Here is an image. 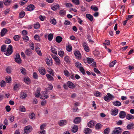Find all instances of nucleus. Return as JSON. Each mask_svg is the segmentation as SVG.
Instances as JSON below:
<instances>
[{
  "label": "nucleus",
  "mask_w": 134,
  "mask_h": 134,
  "mask_svg": "<svg viewBox=\"0 0 134 134\" xmlns=\"http://www.w3.org/2000/svg\"><path fill=\"white\" fill-rule=\"evenodd\" d=\"M20 85L19 84H16L14 87V90L15 91H18Z\"/></svg>",
  "instance_id": "37998d69"
},
{
  "label": "nucleus",
  "mask_w": 134,
  "mask_h": 134,
  "mask_svg": "<svg viewBox=\"0 0 134 134\" xmlns=\"http://www.w3.org/2000/svg\"><path fill=\"white\" fill-rule=\"evenodd\" d=\"M24 81L27 84H29L31 83V80L27 76H26L24 77Z\"/></svg>",
  "instance_id": "393cba45"
},
{
  "label": "nucleus",
  "mask_w": 134,
  "mask_h": 134,
  "mask_svg": "<svg viewBox=\"0 0 134 134\" xmlns=\"http://www.w3.org/2000/svg\"><path fill=\"white\" fill-rule=\"evenodd\" d=\"M113 104L114 106L117 107H119L121 105V102L118 101H114L113 102Z\"/></svg>",
  "instance_id": "7c9ffc66"
},
{
  "label": "nucleus",
  "mask_w": 134,
  "mask_h": 134,
  "mask_svg": "<svg viewBox=\"0 0 134 134\" xmlns=\"http://www.w3.org/2000/svg\"><path fill=\"white\" fill-rule=\"evenodd\" d=\"M72 2L76 5H78L79 4V0H72Z\"/></svg>",
  "instance_id": "338daca9"
},
{
  "label": "nucleus",
  "mask_w": 134,
  "mask_h": 134,
  "mask_svg": "<svg viewBox=\"0 0 134 134\" xmlns=\"http://www.w3.org/2000/svg\"><path fill=\"white\" fill-rule=\"evenodd\" d=\"M20 38V36L18 35H16L13 37L14 40L16 41L19 40Z\"/></svg>",
  "instance_id": "58836bf2"
},
{
  "label": "nucleus",
  "mask_w": 134,
  "mask_h": 134,
  "mask_svg": "<svg viewBox=\"0 0 134 134\" xmlns=\"http://www.w3.org/2000/svg\"><path fill=\"white\" fill-rule=\"evenodd\" d=\"M62 39L63 38L62 37L60 36H58L56 37L55 40L57 43H60L62 42Z\"/></svg>",
  "instance_id": "c85d7f7f"
},
{
  "label": "nucleus",
  "mask_w": 134,
  "mask_h": 134,
  "mask_svg": "<svg viewBox=\"0 0 134 134\" xmlns=\"http://www.w3.org/2000/svg\"><path fill=\"white\" fill-rule=\"evenodd\" d=\"M35 8L33 4L29 5L26 8V10L27 11H31L33 10Z\"/></svg>",
  "instance_id": "6ab92c4d"
},
{
  "label": "nucleus",
  "mask_w": 134,
  "mask_h": 134,
  "mask_svg": "<svg viewBox=\"0 0 134 134\" xmlns=\"http://www.w3.org/2000/svg\"><path fill=\"white\" fill-rule=\"evenodd\" d=\"M94 94L95 96L97 97H100L102 95L101 93L100 92L98 91H95L94 92Z\"/></svg>",
  "instance_id": "a878e982"
},
{
  "label": "nucleus",
  "mask_w": 134,
  "mask_h": 134,
  "mask_svg": "<svg viewBox=\"0 0 134 134\" xmlns=\"http://www.w3.org/2000/svg\"><path fill=\"white\" fill-rule=\"evenodd\" d=\"M110 129L108 128L105 129L104 131V134H108L110 132Z\"/></svg>",
  "instance_id": "13d9d810"
},
{
  "label": "nucleus",
  "mask_w": 134,
  "mask_h": 134,
  "mask_svg": "<svg viewBox=\"0 0 134 134\" xmlns=\"http://www.w3.org/2000/svg\"><path fill=\"white\" fill-rule=\"evenodd\" d=\"M23 40L25 42H27L28 41L29 38L27 36H23Z\"/></svg>",
  "instance_id": "864d4df0"
},
{
  "label": "nucleus",
  "mask_w": 134,
  "mask_h": 134,
  "mask_svg": "<svg viewBox=\"0 0 134 134\" xmlns=\"http://www.w3.org/2000/svg\"><path fill=\"white\" fill-rule=\"evenodd\" d=\"M20 110L21 112H25L26 111V109L24 106H22L20 107Z\"/></svg>",
  "instance_id": "8fccbe9b"
},
{
  "label": "nucleus",
  "mask_w": 134,
  "mask_h": 134,
  "mask_svg": "<svg viewBox=\"0 0 134 134\" xmlns=\"http://www.w3.org/2000/svg\"><path fill=\"white\" fill-rule=\"evenodd\" d=\"M59 13L61 16H63L65 14V11L64 10H61L60 11Z\"/></svg>",
  "instance_id": "6e6d98bb"
},
{
  "label": "nucleus",
  "mask_w": 134,
  "mask_h": 134,
  "mask_svg": "<svg viewBox=\"0 0 134 134\" xmlns=\"http://www.w3.org/2000/svg\"><path fill=\"white\" fill-rule=\"evenodd\" d=\"M118 109L115 108L111 110V114L114 116L118 114Z\"/></svg>",
  "instance_id": "f3484780"
},
{
  "label": "nucleus",
  "mask_w": 134,
  "mask_h": 134,
  "mask_svg": "<svg viewBox=\"0 0 134 134\" xmlns=\"http://www.w3.org/2000/svg\"><path fill=\"white\" fill-rule=\"evenodd\" d=\"M88 63L90 64L93 62L94 60L93 58H88L87 59Z\"/></svg>",
  "instance_id": "c03bdc74"
},
{
  "label": "nucleus",
  "mask_w": 134,
  "mask_h": 134,
  "mask_svg": "<svg viewBox=\"0 0 134 134\" xmlns=\"http://www.w3.org/2000/svg\"><path fill=\"white\" fill-rule=\"evenodd\" d=\"M13 52L12 46L11 45H9L7 49L4 52V54L7 56L11 55Z\"/></svg>",
  "instance_id": "7ed1b4c3"
},
{
  "label": "nucleus",
  "mask_w": 134,
  "mask_h": 134,
  "mask_svg": "<svg viewBox=\"0 0 134 134\" xmlns=\"http://www.w3.org/2000/svg\"><path fill=\"white\" fill-rule=\"evenodd\" d=\"M116 60H115L113 61L112 62L110 63L109 64V66L110 67H112L114 66V65L116 63Z\"/></svg>",
  "instance_id": "de8ad7c7"
},
{
  "label": "nucleus",
  "mask_w": 134,
  "mask_h": 134,
  "mask_svg": "<svg viewBox=\"0 0 134 134\" xmlns=\"http://www.w3.org/2000/svg\"><path fill=\"white\" fill-rule=\"evenodd\" d=\"M3 2L4 4L6 6H8L10 4L12 3L11 0H3Z\"/></svg>",
  "instance_id": "a211bd4d"
},
{
  "label": "nucleus",
  "mask_w": 134,
  "mask_h": 134,
  "mask_svg": "<svg viewBox=\"0 0 134 134\" xmlns=\"http://www.w3.org/2000/svg\"><path fill=\"white\" fill-rule=\"evenodd\" d=\"M48 97L47 93L46 91H43L42 92L41 94L40 98L42 99H47Z\"/></svg>",
  "instance_id": "9d476101"
},
{
  "label": "nucleus",
  "mask_w": 134,
  "mask_h": 134,
  "mask_svg": "<svg viewBox=\"0 0 134 134\" xmlns=\"http://www.w3.org/2000/svg\"><path fill=\"white\" fill-rule=\"evenodd\" d=\"M20 71L21 72L23 75H25L26 74V70L25 68H21L20 69Z\"/></svg>",
  "instance_id": "052dcab7"
},
{
  "label": "nucleus",
  "mask_w": 134,
  "mask_h": 134,
  "mask_svg": "<svg viewBox=\"0 0 134 134\" xmlns=\"http://www.w3.org/2000/svg\"><path fill=\"white\" fill-rule=\"evenodd\" d=\"M34 28L35 29H38L40 27V25L38 22H37L34 25Z\"/></svg>",
  "instance_id": "09e8293b"
},
{
  "label": "nucleus",
  "mask_w": 134,
  "mask_h": 134,
  "mask_svg": "<svg viewBox=\"0 0 134 134\" xmlns=\"http://www.w3.org/2000/svg\"><path fill=\"white\" fill-rule=\"evenodd\" d=\"M53 35L52 34H50L48 35V38L49 41H51L53 39Z\"/></svg>",
  "instance_id": "49530a36"
},
{
  "label": "nucleus",
  "mask_w": 134,
  "mask_h": 134,
  "mask_svg": "<svg viewBox=\"0 0 134 134\" xmlns=\"http://www.w3.org/2000/svg\"><path fill=\"white\" fill-rule=\"evenodd\" d=\"M119 117L121 119L124 118L126 115V113L124 111H121L119 113Z\"/></svg>",
  "instance_id": "dca6fc26"
},
{
  "label": "nucleus",
  "mask_w": 134,
  "mask_h": 134,
  "mask_svg": "<svg viewBox=\"0 0 134 134\" xmlns=\"http://www.w3.org/2000/svg\"><path fill=\"white\" fill-rule=\"evenodd\" d=\"M29 118L32 119H34L35 118V115L33 113H32L29 115Z\"/></svg>",
  "instance_id": "603ef678"
},
{
  "label": "nucleus",
  "mask_w": 134,
  "mask_h": 134,
  "mask_svg": "<svg viewBox=\"0 0 134 134\" xmlns=\"http://www.w3.org/2000/svg\"><path fill=\"white\" fill-rule=\"evenodd\" d=\"M45 61L47 65L49 66H51L53 64V60L51 57H48L46 59Z\"/></svg>",
  "instance_id": "423d86ee"
},
{
  "label": "nucleus",
  "mask_w": 134,
  "mask_h": 134,
  "mask_svg": "<svg viewBox=\"0 0 134 134\" xmlns=\"http://www.w3.org/2000/svg\"><path fill=\"white\" fill-rule=\"evenodd\" d=\"M59 7V6L58 4H53L51 6V9L54 11L56 10Z\"/></svg>",
  "instance_id": "4468645a"
},
{
  "label": "nucleus",
  "mask_w": 134,
  "mask_h": 134,
  "mask_svg": "<svg viewBox=\"0 0 134 134\" xmlns=\"http://www.w3.org/2000/svg\"><path fill=\"white\" fill-rule=\"evenodd\" d=\"M58 123L60 126H63L66 124L67 121L65 120H61L59 121Z\"/></svg>",
  "instance_id": "1a4fd4ad"
},
{
  "label": "nucleus",
  "mask_w": 134,
  "mask_h": 134,
  "mask_svg": "<svg viewBox=\"0 0 134 134\" xmlns=\"http://www.w3.org/2000/svg\"><path fill=\"white\" fill-rule=\"evenodd\" d=\"M71 131L74 133L76 132L77 131L78 127L77 125H72L71 127Z\"/></svg>",
  "instance_id": "4be33fe9"
},
{
  "label": "nucleus",
  "mask_w": 134,
  "mask_h": 134,
  "mask_svg": "<svg viewBox=\"0 0 134 134\" xmlns=\"http://www.w3.org/2000/svg\"><path fill=\"white\" fill-rule=\"evenodd\" d=\"M86 18H88L91 21H92L93 20V17L91 15L87 14H86Z\"/></svg>",
  "instance_id": "cd10ccee"
},
{
  "label": "nucleus",
  "mask_w": 134,
  "mask_h": 134,
  "mask_svg": "<svg viewBox=\"0 0 134 134\" xmlns=\"http://www.w3.org/2000/svg\"><path fill=\"white\" fill-rule=\"evenodd\" d=\"M52 56L56 64L57 65H59L60 64V61L59 58L56 55H52Z\"/></svg>",
  "instance_id": "6e6552de"
},
{
  "label": "nucleus",
  "mask_w": 134,
  "mask_h": 134,
  "mask_svg": "<svg viewBox=\"0 0 134 134\" xmlns=\"http://www.w3.org/2000/svg\"><path fill=\"white\" fill-rule=\"evenodd\" d=\"M126 118L129 120H130L134 119V116L130 114L127 115L126 116Z\"/></svg>",
  "instance_id": "2f4dec72"
},
{
  "label": "nucleus",
  "mask_w": 134,
  "mask_h": 134,
  "mask_svg": "<svg viewBox=\"0 0 134 134\" xmlns=\"http://www.w3.org/2000/svg\"><path fill=\"white\" fill-rule=\"evenodd\" d=\"M110 42L108 40H106L105 41V42L104 43H103V44L104 45L105 48H107L106 46V45H110Z\"/></svg>",
  "instance_id": "a18cd8bd"
},
{
  "label": "nucleus",
  "mask_w": 134,
  "mask_h": 134,
  "mask_svg": "<svg viewBox=\"0 0 134 134\" xmlns=\"http://www.w3.org/2000/svg\"><path fill=\"white\" fill-rule=\"evenodd\" d=\"M25 13L24 11H22L19 14V18H22L25 15Z\"/></svg>",
  "instance_id": "a19ab883"
},
{
  "label": "nucleus",
  "mask_w": 134,
  "mask_h": 134,
  "mask_svg": "<svg viewBox=\"0 0 134 134\" xmlns=\"http://www.w3.org/2000/svg\"><path fill=\"white\" fill-rule=\"evenodd\" d=\"M66 50L69 52H71L72 50V47L70 44H68L66 46Z\"/></svg>",
  "instance_id": "c756f323"
},
{
  "label": "nucleus",
  "mask_w": 134,
  "mask_h": 134,
  "mask_svg": "<svg viewBox=\"0 0 134 134\" xmlns=\"http://www.w3.org/2000/svg\"><path fill=\"white\" fill-rule=\"evenodd\" d=\"M91 8L95 12L97 11L98 10V8L95 6H92L91 7Z\"/></svg>",
  "instance_id": "e2e57ef3"
},
{
  "label": "nucleus",
  "mask_w": 134,
  "mask_h": 134,
  "mask_svg": "<svg viewBox=\"0 0 134 134\" xmlns=\"http://www.w3.org/2000/svg\"><path fill=\"white\" fill-rule=\"evenodd\" d=\"M6 82L8 83H10L12 80L11 77L10 76H7L6 77Z\"/></svg>",
  "instance_id": "4d7b16f0"
},
{
  "label": "nucleus",
  "mask_w": 134,
  "mask_h": 134,
  "mask_svg": "<svg viewBox=\"0 0 134 134\" xmlns=\"http://www.w3.org/2000/svg\"><path fill=\"white\" fill-rule=\"evenodd\" d=\"M103 98L105 101L109 102L110 100H113L114 98V97L109 93H108L107 95L104 97Z\"/></svg>",
  "instance_id": "f257e3e1"
},
{
  "label": "nucleus",
  "mask_w": 134,
  "mask_h": 134,
  "mask_svg": "<svg viewBox=\"0 0 134 134\" xmlns=\"http://www.w3.org/2000/svg\"><path fill=\"white\" fill-rule=\"evenodd\" d=\"M58 53L59 55L62 57H63L64 56V52L63 50H60L58 51Z\"/></svg>",
  "instance_id": "f704fd0d"
},
{
  "label": "nucleus",
  "mask_w": 134,
  "mask_h": 134,
  "mask_svg": "<svg viewBox=\"0 0 134 134\" xmlns=\"http://www.w3.org/2000/svg\"><path fill=\"white\" fill-rule=\"evenodd\" d=\"M134 124L133 123H131L129 124L127 126V127L128 129H130L132 128Z\"/></svg>",
  "instance_id": "3c124183"
},
{
  "label": "nucleus",
  "mask_w": 134,
  "mask_h": 134,
  "mask_svg": "<svg viewBox=\"0 0 134 134\" xmlns=\"http://www.w3.org/2000/svg\"><path fill=\"white\" fill-rule=\"evenodd\" d=\"M74 53L77 59L79 60L81 59V54L79 51H75Z\"/></svg>",
  "instance_id": "9b49d317"
},
{
  "label": "nucleus",
  "mask_w": 134,
  "mask_h": 134,
  "mask_svg": "<svg viewBox=\"0 0 134 134\" xmlns=\"http://www.w3.org/2000/svg\"><path fill=\"white\" fill-rule=\"evenodd\" d=\"M51 48V52L57 55V51L53 46H52Z\"/></svg>",
  "instance_id": "c9c22d12"
},
{
  "label": "nucleus",
  "mask_w": 134,
  "mask_h": 134,
  "mask_svg": "<svg viewBox=\"0 0 134 134\" xmlns=\"http://www.w3.org/2000/svg\"><path fill=\"white\" fill-rule=\"evenodd\" d=\"M81 120V119L80 117H77L74 120V122L76 124H78L79 123Z\"/></svg>",
  "instance_id": "72a5a7b5"
},
{
  "label": "nucleus",
  "mask_w": 134,
  "mask_h": 134,
  "mask_svg": "<svg viewBox=\"0 0 134 134\" xmlns=\"http://www.w3.org/2000/svg\"><path fill=\"white\" fill-rule=\"evenodd\" d=\"M25 54L27 55H29L31 53V51L29 49H27L25 52Z\"/></svg>",
  "instance_id": "774afa93"
},
{
  "label": "nucleus",
  "mask_w": 134,
  "mask_h": 134,
  "mask_svg": "<svg viewBox=\"0 0 134 134\" xmlns=\"http://www.w3.org/2000/svg\"><path fill=\"white\" fill-rule=\"evenodd\" d=\"M91 132V130L88 128H85L84 130V132L86 134H89Z\"/></svg>",
  "instance_id": "473e14b6"
},
{
  "label": "nucleus",
  "mask_w": 134,
  "mask_h": 134,
  "mask_svg": "<svg viewBox=\"0 0 134 134\" xmlns=\"http://www.w3.org/2000/svg\"><path fill=\"white\" fill-rule=\"evenodd\" d=\"M9 119L11 122H13L14 120V116L13 115H11L9 117Z\"/></svg>",
  "instance_id": "69168bd1"
},
{
  "label": "nucleus",
  "mask_w": 134,
  "mask_h": 134,
  "mask_svg": "<svg viewBox=\"0 0 134 134\" xmlns=\"http://www.w3.org/2000/svg\"><path fill=\"white\" fill-rule=\"evenodd\" d=\"M15 61L18 64L21 63V60L20 58V55L18 53H17L14 56V58Z\"/></svg>",
  "instance_id": "39448f33"
},
{
  "label": "nucleus",
  "mask_w": 134,
  "mask_h": 134,
  "mask_svg": "<svg viewBox=\"0 0 134 134\" xmlns=\"http://www.w3.org/2000/svg\"><path fill=\"white\" fill-rule=\"evenodd\" d=\"M75 66L78 68L79 69L80 71L83 75H85V70L81 64L78 62L75 63Z\"/></svg>",
  "instance_id": "f03ea898"
},
{
  "label": "nucleus",
  "mask_w": 134,
  "mask_h": 134,
  "mask_svg": "<svg viewBox=\"0 0 134 134\" xmlns=\"http://www.w3.org/2000/svg\"><path fill=\"white\" fill-rule=\"evenodd\" d=\"M34 39L37 42H40L41 41V39L39 35H35L34 36Z\"/></svg>",
  "instance_id": "e433bc0d"
},
{
  "label": "nucleus",
  "mask_w": 134,
  "mask_h": 134,
  "mask_svg": "<svg viewBox=\"0 0 134 134\" xmlns=\"http://www.w3.org/2000/svg\"><path fill=\"white\" fill-rule=\"evenodd\" d=\"M95 124L94 121H91L88 123V126L90 127H92L94 126Z\"/></svg>",
  "instance_id": "b1692460"
},
{
  "label": "nucleus",
  "mask_w": 134,
  "mask_h": 134,
  "mask_svg": "<svg viewBox=\"0 0 134 134\" xmlns=\"http://www.w3.org/2000/svg\"><path fill=\"white\" fill-rule=\"evenodd\" d=\"M26 93L24 92H21L20 93V98L22 99H25L27 97Z\"/></svg>",
  "instance_id": "5701e85b"
},
{
  "label": "nucleus",
  "mask_w": 134,
  "mask_h": 134,
  "mask_svg": "<svg viewBox=\"0 0 134 134\" xmlns=\"http://www.w3.org/2000/svg\"><path fill=\"white\" fill-rule=\"evenodd\" d=\"M35 51L37 54L41 56L42 55V53L40 48L36 46Z\"/></svg>",
  "instance_id": "bb28decb"
},
{
  "label": "nucleus",
  "mask_w": 134,
  "mask_h": 134,
  "mask_svg": "<svg viewBox=\"0 0 134 134\" xmlns=\"http://www.w3.org/2000/svg\"><path fill=\"white\" fill-rule=\"evenodd\" d=\"M6 50V47L5 45H3L2 46L1 48V50L2 52H4Z\"/></svg>",
  "instance_id": "5fc2aeb1"
},
{
  "label": "nucleus",
  "mask_w": 134,
  "mask_h": 134,
  "mask_svg": "<svg viewBox=\"0 0 134 134\" xmlns=\"http://www.w3.org/2000/svg\"><path fill=\"white\" fill-rule=\"evenodd\" d=\"M121 130L120 127H116L112 131L111 134H121Z\"/></svg>",
  "instance_id": "0eeeda50"
},
{
  "label": "nucleus",
  "mask_w": 134,
  "mask_h": 134,
  "mask_svg": "<svg viewBox=\"0 0 134 134\" xmlns=\"http://www.w3.org/2000/svg\"><path fill=\"white\" fill-rule=\"evenodd\" d=\"M41 91V89L40 88H38L37 89L36 91L35 92V96L36 97H38L40 96H41V94L40 93Z\"/></svg>",
  "instance_id": "2eb2a0df"
},
{
  "label": "nucleus",
  "mask_w": 134,
  "mask_h": 134,
  "mask_svg": "<svg viewBox=\"0 0 134 134\" xmlns=\"http://www.w3.org/2000/svg\"><path fill=\"white\" fill-rule=\"evenodd\" d=\"M32 130V127L31 126L28 125L25 126L24 129V133L28 134L30 133Z\"/></svg>",
  "instance_id": "20e7f679"
},
{
  "label": "nucleus",
  "mask_w": 134,
  "mask_h": 134,
  "mask_svg": "<svg viewBox=\"0 0 134 134\" xmlns=\"http://www.w3.org/2000/svg\"><path fill=\"white\" fill-rule=\"evenodd\" d=\"M67 84L68 87L71 89H73L75 87V84L71 81H69L68 82Z\"/></svg>",
  "instance_id": "ddd939ff"
},
{
  "label": "nucleus",
  "mask_w": 134,
  "mask_h": 134,
  "mask_svg": "<svg viewBox=\"0 0 134 134\" xmlns=\"http://www.w3.org/2000/svg\"><path fill=\"white\" fill-rule=\"evenodd\" d=\"M5 81L2 80L0 82V86L2 87H4L5 85Z\"/></svg>",
  "instance_id": "680f3d73"
},
{
  "label": "nucleus",
  "mask_w": 134,
  "mask_h": 134,
  "mask_svg": "<svg viewBox=\"0 0 134 134\" xmlns=\"http://www.w3.org/2000/svg\"><path fill=\"white\" fill-rule=\"evenodd\" d=\"M46 77L48 80L50 81L54 80V78L53 77L49 74H47L46 75Z\"/></svg>",
  "instance_id": "4c0bfd02"
},
{
  "label": "nucleus",
  "mask_w": 134,
  "mask_h": 134,
  "mask_svg": "<svg viewBox=\"0 0 134 134\" xmlns=\"http://www.w3.org/2000/svg\"><path fill=\"white\" fill-rule=\"evenodd\" d=\"M101 127V125L99 123H98L96 125L95 128L96 129L98 130L100 129Z\"/></svg>",
  "instance_id": "bf43d9fd"
},
{
  "label": "nucleus",
  "mask_w": 134,
  "mask_h": 134,
  "mask_svg": "<svg viewBox=\"0 0 134 134\" xmlns=\"http://www.w3.org/2000/svg\"><path fill=\"white\" fill-rule=\"evenodd\" d=\"M33 78L36 79H38V76L36 72H34L33 73Z\"/></svg>",
  "instance_id": "0e129e2a"
},
{
  "label": "nucleus",
  "mask_w": 134,
  "mask_h": 134,
  "mask_svg": "<svg viewBox=\"0 0 134 134\" xmlns=\"http://www.w3.org/2000/svg\"><path fill=\"white\" fill-rule=\"evenodd\" d=\"M7 32V30L6 28L3 29L1 32V35L2 37H3L6 34Z\"/></svg>",
  "instance_id": "aec40b11"
},
{
  "label": "nucleus",
  "mask_w": 134,
  "mask_h": 134,
  "mask_svg": "<svg viewBox=\"0 0 134 134\" xmlns=\"http://www.w3.org/2000/svg\"><path fill=\"white\" fill-rule=\"evenodd\" d=\"M82 46L86 52H88L89 51V48L86 42H84L82 43Z\"/></svg>",
  "instance_id": "f8f14e48"
},
{
  "label": "nucleus",
  "mask_w": 134,
  "mask_h": 134,
  "mask_svg": "<svg viewBox=\"0 0 134 134\" xmlns=\"http://www.w3.org/2000/svg\"><path fill=\"white\" fill-rule=\"evenodd\" d=\"M47 71L48 72L52 75H54V71L51 68H48Z\"/></svg>",
  "instance_id": "79ce46f5"
},
{
  "label": "nucleus",
  "mask_w": 134,
  "mask_h": 134,
  "mask_svg": "<svg viewBox=\"0 0 134 134\" xmlns=\"http://www.w3.org/2000/svg\"><path fill=\"white\" fill-rule=\"evenodd\" d=\"M50 22L53 25H55L57 23L56 21L54 18H52L51 19Z\"/></svg>",
  "instance_id": "ea45409f"
},
{
  "label": "nucleus",
  "mask_w": 134,
  "mask_h": 134,
  "mask_svg": "<svg viewBox=\"0 0 134 134\" xmlns=\"http://www.w3.org/2000/svg\"><path fill=\"white\" fill-rule=\"evenodd\" d=\"M40 73L42 75H44L46 74V70L45 69L43 68H40L38 69Z\"/></svg>",
  "instance_id": "412c9836"
}]
</instances>
